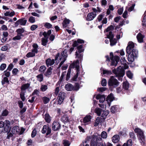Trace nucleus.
I'll return each instance as SVG.
<instances>
[{"label": "nucleus", "mask_w": 146, "mask_h": 146, "mask_svg": "<svg viewBox=\"0 0 146 146\" xmlns=\"http://www.w3.org/2000/svg\"><path fill=\"white\" fill-rule=\"evenodd\" d=\"M144 36L140 33H138L137 36L138 41L140 42H141L143 41V39Z\"/></svg>", "instance_id": "nucleus-22"}, {"label": "nucleus", "mask_w": 146, "mask_h": 146, "mask_svg": "<svg viewBox=\"0 0 146 146\" xmlns=\"http://www.w3.org/2000/svg\"><path fill=\"white\" fill-rule=\"evenodd\" d=\"M129 54L127 58L129 62H132L134 60L135 57L130 54Z\"/></svg>", "instance_id": "nucleus-31"}, {"label": "nucleus", "mask_w": 146, "mask_h": 146, "mask_svg": "<svg viewBox=\"0 0 146 146\" xmlns=\"http://www.w3.org/2000/svg\"><path fill=\"white\" fill-rule=\"evenodd\" d=\"M91 119V116L90 115H88L85 117L83 120V122L85 125L88 124V123L90 121Z\"/></svg>", "instance_id": "nucleus-14"}, {"label": "nucleus", "mask_w": 146, "mask_h": 146, "mask_svg": "<svg viewBox=\"0 0 146 146\" xmlns=\"http://www.w3.org/2000/svg\"><path fill=\"white\" fill-rule=\"evenodd\" d=\"M37 80L40 82H42L43 80V76L42 74H40L36 76Z\"/></svg>", "instance_id": "nucleus-35"}, {"label": "nucleus", "mask_w": 146, "mask_h": 146, "mask_svg": "<svg viewBox=\"0 0 146 146\" xmlns=\"http://www.w3.org/2000/svg\"><path fill=\"white\" fill-rule=\"evenodd\" d=\"M91 13L88 14L86 18V20L87 21H90L91 20Z\"/></svg>", "instance_id": "nucleus-63"}, {"label": "nucleus", "mask_w": 146, "mask_h": 146, "mask_svg": "<svg viewBox=\"0 0 146 146\" xmlns=\"http://www.w3.org/2000/svg\"><path fill=\"white\" fill-rule=\"evenodd\" d=\"M15 15V13L14 11L10 12H9L7 11L4 13L5 16H10V17H12Z\"/></svg>", "instance_id": "nucleus-33"}, {"label": "nucleus", "mask_w": 146, "mask_h": 146, "mask_svg": "<svg viewBox=\"0 0 146 146\" xmlns=\"http://www.w3.org/2000/svg\"><path fill=\"white\" fill-rule=\"evenodd\" d=\"M8 35V33L7 32H4L3 33V37L1 41L2 42H5L7 40V37Z\"/></svg>", "instance_id": "nucleus-18"}, {"label": "nucleus", "mask_w": 146, "mask_h": 146, "mask_svg": "<svg viewBox=\"0 0 146 146\" xmlns=\"http://www.w3.org/2000/svg\"><path fill=\"white\" fill-rule=\"evenodd\" d=\"M106 89V88L105 87H101L98 88V91L100 92H103L105 91Z\"/></svg>", "instance_id": "nucleus-57"}, {"label": "nucleus", "mask_w": 146, "mask_h": 146, "mask_svg": "<svg viewBox=\"0 0 146 146\" xmlns=\"http://www.w3.org/2000/svg\"><path fill=\"white\" fill-rule=\"evenodd\" d=\"M22 36L17 34V35L16 36L13 38V40H19L21 39V36Z\"/></svg>", "instance_id": "nucleus-56"}, {"label": "nucleus", "mask_w": 146, "mask_h": 146, "mask_svg": "<svg viewBox=\"0 0 146 146\" xmlns=\"http://www.w3.org/2000/svg\"><path fill=\"white\" fill-rule=\"evenodd\" d=\"M123 88L124 89L126 90H127L129 88V84L127 82L125 81L123 82Z\"/></svg>", "instance_id": "nucleus-32"}, {"label": "nucleus", "mask_w": 146, "mask_h": 146, "mask_svg": "<svg viewBox=\"0 0 146 146\" xmlns=\"http://www.w3.org/2000/svg\"><path fill=\"white\" fill-rule=\"evenodd\" d=\"M102 111V110L98 108H96L94 110V112L97 114L98 116H99L101 115Z\"/></svg>", "instance_id": "nucleus-29"}, {"label": "nucleus", "mask_w": 146, "mask_h": 146, "mask_svg": "<svg viewBox=\"0 0 146 146\" xmlns=\"http://www.w3.org/2000/svg\"><path fill=\"white\" fill-rule=\"evenodd\" d=\"M24 31V30L23 29H19L16 30V32H17V34L23 36L22 33H23Z\"/></svg>", "instance_id": "nucleus-39"}, {"label": "nucleus", "mask_w": 146, "mask_h": 146, "mask_svg": "<svg viewBox=\"0 0 146 146\" xmlns=\"http://www.w3.org/2000/svg\"><path fill=\"white\" fill-rule=\"evenodd\" d=\"M129 54H130L134 57H136L138 54V52L137 50L134 49L131 50L130 53Z\"/></svg>", "instance_id": "nucleus-26"}, {"label": "nucleus", "mask_w": 146, "mask_h": 146, "mask_svg": "<svg viewBox=\"0 0 146 146\" xmlns=\"http://www.w3.org/2000/svg\"><path fill=\"white\" fill-rule=\"evenodd\" d=\"M70 21L67 19H65L63 23V26L64 27H66L69 23Z\"/></svg>", "instance_id": "nucleus-34"}, {"label": "nucleus", "mask_w": 146, "mask_h": 146, "mask_svg": "<svg viewBox=\"0 0 146 146\" xmlns=\"http://www.w3.org/2000/svg\"><path fill=\"white\" fill-rule=\"evenodd\" d=\"M117 110V107L116 106H113L111 107V111L113 113H115Z\"/></svg>", "instance_id": "nucleus-53"}, {"label": "nucleus", "mask_w": 146, "mask_h": 146, "mask_svg": "<svg viewBox=\"0 0 146 146\" xmlns=\"http://www.w3.org/2000/svg\"><path fill=\"white\" fill-rule=\"evenodd\" d=\"M134 43L132 42H129L128 43V45L126 48V52L127 53H130L131 50L134 49Z\"/></svg>", "instance_id": "nucleus-10"}, {"label": "nucleus", "mask_w": 146, "mask_h": 146, "mask_svg": "<svg viewBox=\"0 0 146 146\" xmlns=\"http://www.w3.org/2000/svg\"><path fill=\"white\" fill-rule=\"evenodd\" d=\"M68 51L66 49H65L60 54L58 53L56 56L55 60L56 61V64H57L60 62L59 66L60 67L66 60L68 56L67 54Z\"/></svg>", "instance_id": "nucleus-2"}, {"label": "nucleus", "mask_w": 146, "mask_h": 146, "mask_svg": "<svg viewBox=\"0 0 146 146\" xmlns=\"http://www.w3.org/2000/svg\"><path fill=\"white\" fill-rule=\"evenodd\" d=\"M65 97V93L63 92H60L58 98V104L60 105L63 101Z\"/></svg>", "instance_id": "nucleus-7"}, {"label": "nucleus", "mask_w": 146, "mask_h": 146, "mask_svg": "<svg viewBox=\"0 0 146 146\" xmlns=\"http://www.w3.org/2000/svg\"><path fill=\"white\" fill-rule=\"evenodd\" d=\"M108 114V111H104L103 113H102L101 117H102L103 119H105Z\"/></svg>", "instance_id": "nucleus-42"}, {"label": "nucleus", "mask_w": 146, "mask_h": 146, "mask_svg": "<svg viewBox=\"0 0 146 146\" xmlns=\"http://www.w3.org/2000/svg\"><path fill=\"white\" fill-rule=\"evenodd\" d=\"M85 141L90 143V145L91 144V137L90 136H88L86 139Z\"/></svg>", "instance_id": "nucleus-51"}, {"label": "nucleus", "mask_w": 146, "mask_h": 146, "mask_svg": "<svg viewBox=\"0 0 146 146\" xmlns=\"http://www.w3.org/2000/svg\"><path fill=\"white\" fill-rule=\"evenodd\" d=\"M110 45L111 46L114 45L116 43V41L115 39L113 38L110 39Z\"/></svg>", "instance_id": "nucleus-45"}, {"label": "nucleus", "mask_w": 146, "mask_h": 146, "mask_svg": "<svg viewBox=\"0 0 146 146\" xmlns=\"http://www.w3.org/2000/svg\"><path fill=\"white\" fill-rule=\"evenodd\" d=\"M46 129H47V132L46 134V135H47L50 134L51 132V129L48 125H44L43 127L41 132L43 134L46 133Z\"/></svg>", "instance_id": "nucleus-8"}, {"label": "nucleus", "mask_w": 146, "mask_h": 146, "mask_svg": "<svg viewBox=\"0 0 146 146\" xmlns=\"http://www.w3.org/2000/svg\"><path fill=\"white\" fill-rule=\"evenodd\" d=\"M51 33V31L50 30H48L47 32H44L43 33V35L45 38H48V36L50 35Z\"/></svg>", "instance_id": "nucleus-37"}, {"label": "nucleus", "mask_w": 146, "mask_h": 146, "mask_svg": "<svg viewBox=\"0 0 146 146\" xmlns=\"http://www.w3.org/2000/svg\"><path fill=\"white\" fill-rule=\"evenodd\" d=\"M102 85L103 86H106L107 84L106 80L105 79L103 78L101 82Z\"/></svg>", "instance_id": "nucleus-59"}, {"label": "nucleus", "mask_w": 146, "mask_h": 146, "mask_svg": "<svg viewBox=\"0 0 146 146\" xmlns=\"http://www.w3.org/2000/svg\"><path fill=\"white\" fill-rule=\"evenodd\" d=\"M103 74L110 75L112 74V72L110 70H103Z\"/></svg>", "instance_id": "nucleus-40"}, {"label": "nucleus", "mask_w": 146, "mask_h": 146, "mask_svg": "<svg viewBox=\"0 0 146 146\" xmlns=\"http://www.w3.org/2000/svg\"><path fill=\"white\" fill-rule=\"evenodd\" d=\"M61 125L57 121H54L52 125V128L53 130L56 131L59 129Z\"/></svg>", "instance_id": "nucleus-9"}, {"label": "nucleus", "mask_w": 146, "mask_h": 146, "mask_svg": "<svg viewBox=\"0 0 146 146\" xmlns=\"http://www.w3.org/2000/svg\"><path fill=\"white\" fill-rule=\"evenodd\" d=\"M62 121L64 123H67L69 122V119L67 115H64L61 118Z\"/></svg>", "instance_id": "nucleus-17"}, {"label": "nucleus", "mask_w": 146, "mask_h": 146, "mask_svg": "<svg viewBox=\"0 0 146 146\" xmlns=\"http://www.w3.org/2000/svg\"><path fill=\"white\" fill-rule=\"evenodd\" d=\"M119 136L117 135H114L112 138V141L114 143H117L119 141Z\"/></svg>", "instance_id": "nucleus-21"}, {"label": "nucleus", "mask_w": 146, "mask_h": 146, "mask_svg": "<svg viewBox=\"0 0 146 146\" xmlns=\"http://www.w3.org/2000/svg\"><path fill=\"white\" fill-rule=\"evenodd\" d=\"M99 139H98L97 136H94L92 138V146H97V144L99 143Z\"/></svg>", "instance_id": "nucleus-12"}, {"label": "nucleus", "mask_w": 146, "mask_h": 146, "mask_svg": "<svg viewBox=\"0 0 146 146\" xmlns=\"http://www.w3.org/2000/svg\"><path fill=\"white\" fill-rule=\"evenodd\" d=\"M110 58L111 60V65L116 66L119 60V56H113V53L110 52Z\"/></svg>", "instance_id": "nucleus-6"}, {"label": "nucleus", "mask_w": 146, "mask_h": 146, "mask_svg": "<svg viewBox=\"0 0 146 146\" xmlns=\"http://www.w3.org/2000/svg\"><path fill=\"white\" fill-rule=\"evenodd\" d=\"M46 69L45 66L43 65L40 66L39 69V71L41 72H44Z\"/></svg>", "instance_id": "nucleus-49"}, {"label": "nucleus", "mask_w": 146, "mask_h": 146, "mask_svg": "<svg viewBox=\"0 0 146 146\" xmlns=\"http://www.w3.org/2000/svg\"><path fill=\"white\" fill-rule=\"evenodd\" d=\"M48 41V37L42 38V44L43 46H45Z\"/></svg>", "instance_id": "nucleus-38"}, {"label": "nucleus", "mask_w": 146, "mask_h": 146, "mask_svg": "<svg viewBox=\"0 0 146 146\" xmlns=\"http://www.w3.org/2000/svg\"><path fill=\"white\" fill-rule=\"evenodd\" d=\"M65 88L66 90L68 91H71L74 89L73 86L70 84H66Z\"/></svg>", "instance_id": "nucleus-16"}, {"label": "nucleus", "mask_w": 146, "mask_h": 146, "mask_svg": "<svg viewBox=\"0 0 146 146\" xmlns=\"http://www.w3.org/2000/svg\"><path fill=\"white\" fill-rule=\"evenodd\" d=\"M35 56V54L33 53L32 51L28 52L26 55V56L27 58L32 57Z\"/></svg>", "instance_id": "nucleus-46"}, {"label": "nucleus", "mask_w": 146, "mask_h": 146, "mask_svg": "<svg viewBox=\"0 0 146 146\" xmlns=\"http://www.w3.org/2000/svg\"><path fill=\"white\" fill-rule=\"evenodd\" d=\"M19 131L20 129L19 127L15 126L13 127L11 131L13 134H16L19 132Z\"/></svg>", "instance_id": "nucleus-19"}, {"label": "nucleus", "mask_w": 146, "mask_h": 146, "mask_svg": "<svg viewBox=\"0 0 146 146\" xmlns=\"http://www.w3.org/2000/svg\"><path fill=\"white\" fill-rule=\"evenodd\" d=\"M30 86V84L27 83L23 85L21 87V89L22 91L25 90L27 89Z\"/></svg>", "instance_id": "nucleus-27"}, {"label": "nucleus", "mask_w": 146, "mask_h": 146, "mask_svg": "<svg viewBox=\"0 0 146 146\" xmlns=\"http://www.w3.org/2000/svg\"><path fill=\"white\" fill-rule=\"evenodd\" d=\"M114 99V97L112 94H111L110 95H108L106 98V101L108 103H109L110 102L112 101Z\"/></svg>", "instance_id": "nucleus-24"}, {"label": "nucleus", "mask_w": 146, "mask_h": 146, "mask_svg": "<svg viewBox=\"0 0 146 146\" xmlns=\"http://www.w3.org/2000/svg\"><path fill=\"white\" fill-rule=\"evenodd\" d=\"M42 100L44 104L48 103L50 100L49 99L46 97H43Z\"/></svg>", "instance_id": "nucleus-41"}, {"label": "nucleus", "mask_w": 146, "mask_h": 146, "mask_svg": "<svg viewBox=\"0 0 146 146\" xmlns=\"http://www.w3.org/2000/svg\"><path fill=\"white\" fill-rule=\"evenodd\" d=\"M71 72V70L70 69H68L67 72V73L66 75V80H68L70 78V73Z\"/></svg>", "instance_id": "nucleus-48"}, {"label": "nucleus", "mask_w": 146, "mask_h": 146, "mask_svg": "<svg viewBox=\"0 0 146 146\" xmlns=\"http://www.w3.org/2000/svg\"><path fill=\"white\" fill-rule=\"evenodd\" d=\"M52 67H49L47 69L46 72L44 73V75L46 76H49L52 74Z\"/></svg>", "instance_id": "nucleus-20"}, {"label": "nucleus", "mask_w": 146, "mask_h": 146, "mask_svg": "<svg viewBox=\"0 0 146 146\" xmlns=\"http://www.w3.org/2000/svg\"><path fill=\"white\" fill-rule=\"evenodd\" d=\"M52 25L50 23H46L44 25V26L46 28L49 29L51 28L52 27Z\"/></svg>", "instance_id": "nucleus-52"}, {"label": "nucleus", "mask_w": 146, "mask_h": 146, "mask_svg": "<svg viewBox=\"0 0 146 146\" xmlns=\"http://www.w3.org/2000/svg\"><path fill=\"white\" fill-rule=\"evenodd\" d=\"M29 21L31 23H34L35 22V17L33 16L30 17L29 19Z\"/></svg>", "instance_id": "nucleus-55"}, {"label": "nucleus", "mask_w": 146, "mask_h": 146, "mask_svg": "<svg viewBox=\"0 0 146 146\" xmlns=\"http://www.w3.org/2000/svg\"><path fill=\"white\" fill-rule=\"evenodd\" d=\"M135 132L136 133L138 139L141 142H143L145 141V137L143 131L137 127L134 129Z\"/></svg>", "instance_id": "nucleus-3"}, {"label": "nucleus", "mask_w": 146, "mask_h": 146, "mask_svg": "<svg viewBox=\"0 0 146 146\" xmlns=\"http://www.w3.org/2000/svg\"><path fill=\"white\" fill-rule=\"evenodd\" d=\"M5 124L6 127H5V131H7L8 129L9 128L10 122L9 121L7 120L5 121Z\"/></svg>", "instance_id": "nucleus-36"}, {"label": "nucleus", "mask_w": 146, "mask_h": 146, "mask_svg": "<svg viewBox=\"0 0 146 146\" xmlns=\"http://www.w3.org/2000/svg\"><path fill=\"white\" fill-rule=\"evenodd\" d=\"M142 24L143 26H146V15L143 18L142 21Z\"/></svg>", "instance_id": "nucleus-64"}, {"label": "nucleus", "mask_w": 146, "mask_h": 146, "mask_svg": "<svg viewBox=\"0 0 146 146\" xmlns=\"http://www.w3.org/2000/svg\"><path fill=\"white\" fill-rule=\"evenodd\" d=\"M8 113V112L7 110H5L2 112V115L3 116H6Z\"/></svg>", "instance_id": "nucleus-60"}, {"label": "nucleus", "mask_w": 146, "mask_h": 146, "mask_svg": "<svg viewBox=\"0 0 146 146\" xmlns=\"http://www.w3.org/2000/svg\"><path fill=\"white\" fill-rule=\"evenodd\" d=\"M95 98L97 100H99L100 103H103L105 100V97L104 95L98 94L96 96H94L93 99Z\"/></svg>", "instance_id": "nucleus-11"}, {"label": "nucleus", "mask_w": 146, "mask_h": 146, "mask_svg": "<svg viewBox=\"0 0 146 146\" xmlns=\"http://www.w3.org/2000/svg\"><path fill=\"white\" fill-rule=\"evenodd\" d=\"M108 38L110 39L113 38L114 35L111 31L109 32V34L108 35Z\"/></svg>", "instance_id": "nucleus-54"}, {"label": "nucleus", "mask_w": 146, "mask_h": 146, "mask_svg": "<svg viewBox=\"0 0 146 146\" xmlns=\"http://www.w3.org/2000/svg\"><path fill=\"white\" fill-rule=\"evenodd\" d=\"M1 83L3 85L6 83H7L8 84H9V81L8 80V78L6 77H4L3 80L1 81Z\"/></svg>", "instance_id": "nucleus-28"}, {"label": "nucleus", "mask_w": 146, "mask_h": 146, "mask_svg": "<svg viewBox=\"0 0 146 146\" xmlns=\"http://www.w3.org/2000/svg\"><path fill=\"white\" fill-rule=\"evenodd\" d=\"M27 22L26 20L24 19H21L18 20L15 23V25L16 26H18L19 25H25Z\"/></svg>", "instance_id": "nucleus-13"}, {"label": "nucleus", "mask_w": 146, "mask_h": 146, "mask_svg": "<svg viewBox=\"0 0 146 146\" xmlns=\"http://www.w3.org/2000/svg\"><path fill=\"white\" fill-rule=\"evenodd\" d=\"M36 130L35 129L31 133V136L32 137H34L36 135Z\"/></svg>", "instance_id": "nucleus-61"}, {"label": "nucleus", "mask_w": 146, "mask_h": 146, "mask_svg": "<svg viewBox=\"0 0 146 146\" xmlns=\"http://www.w3.org/2000/svg\"><path fill=\"white\" fill-rule=\"evenodd\" d=\"M63 143L64 146H69L70 143L69 141L64 140L63 141Z\"/></svg>", "instance_id": "nucleus-47"}, {"label": "nucleus", "mask_w": 146, "mask_h": 146, "mask_svg": "<svg viewBox=\"0 0 146 146\" xmlns=\"http://www.w3.org/2000/svg\"><path fill=\"white\" fill-rule=\"evenodd\" d=\"M133 143L131 140L129 139L127 141V143H124L122 146H131Z\"/></svg>", "instance_id": "nucleus-30"}, {"label": "nucleus", "mask_w": 146, "mask_h": 146, "mask_svg": "<svg viewBox=\"0 0 146 146\" xmlns=\"http://www.w3.org/2000/svg\"><path fill=\"white\" fill-rule=\"evenodd\" d=\"M18 104L19 107L21 108H22L23 106V102L21 100H19L18 102Z\"/></svg>", "instance_id": "nucleus-62"}, {"label": "nucleus", "mask_w": 146, "mask_h": 146, "mask_svg": "<svg viewBox=\"0 0 146 146\" xmlns=\"http://www.w3.org/2000/svg\"><path fill=\"white\" fill-rule=\"evenodd\" d=\"M46 63L47 66L48 67L53 65L55 63L54 59H51L50 58H48L46 61Z\"/></svg>", "instance_id": "nucleus-15"}, {"label": "nucleus", "mask_w": 146, "mask_h": 146, "mask_svg": "<svg viewBox=\"0 0 146 146\" xmlns=\"http://www.w3.org/2000/svg\"><path fill=\"white\" fill-rule=\"evenodd\" d=\"M6 64H2L0 66V70H3L6 67Z\"/></svg>", "instance_id": "nucleus-58"}, {"label": "nucleus", "mask_w": 146, "mask_h": 146, "mask_svg": "<svg viewBox=\"0 0 146 146\" xmlns=\"http://www.w3.org/2000/svg\"><path fill=\"white\" fill-rule=\"evenodd\" d=\"M108 84L110 86L115 88L119 85V83L115 77L112 76L109 79Z\"/></svg>", "instance_id": "nucleus-5"}, {"label": "nucleus", "mask_w": 146, "mask_h": 146, "mask_svg": "<svg viewBox=\"0 0 146 146\" xmlns=\"http://www.w3.org/2000/svg\"><path fill=\"white\" fill-rule=\"evenodd\" d=\"M79 62V60L78 59L76 61H74L73 63L70 66V67L71 68H74L75 67L77 73L73 78V80L74 81H76L77 78L78 77V74L80 73V66L78 64Z\"/></svg>", "instance_id": "nucleus-4"}, {"label": "nucleus", "mask_w": 146, "mask_h": 146, "mask_svg": "<svg viewBox=\"0 0 146 146\" xmlns=\"http://www.w3.org/2000/svg\"><path fill=\"white\" fill-rule=\"evenodd\" d=\"M48 88L47 86L45 85H41L40 88L41 91L42 92L45 91Z\"/></svg>", "instance_id": "nucleus-43"}, {"label": "nucleus", "mask_w": 146, "mask_h": 146, "mask_svg": "<svg viewBox=\"0 0 146 146\" xmlns=\"http://www.w3.org/2000/svg\"><path fill=\"white\" fill-rule=\"evenodd\" d=\"M44 118L47 122L49 123L51 121V118L48 114L46 113L45 114Z\"/></svg>", "instance_id": "nucleus-25"}, {"label": "nucleus", "mask_w": 146, "mask_h": 146, "mask_svg": "<svg viewBox=\"0 0 146 146\" xmlns=\"http://www.w3.org/2000/svg\"><path fill=\"white\" fill-rule=\"evenodd\" d=\"M79 52L78 51H76L75 54L76 56V58H79L80 62L82 61L83 58V54Z\"/></svg>", "instance_id": "nucleus-23"}, {"label": "nucleus", "mask_w": 146, "mask_h": 146, "mask_svg": "<svg viewBox=\"0 0 146 146\" xmlns=\"http://www.w3.org/2000/svg\"><path fill=\"white\" fill-rule=\"evenodd\" d=\"M121 66H119L117 69V70L114 69L113 70V72L114 73L116 76L119 78L123 77L125 74L124 69L127 68L128 66L127 64V62L125 58H122L121 60Z\"/></svg>", "instance_id": "nucleus-1"}, {"label": "nucleus", "mask_w": 146, "mask_h": 146, "mask_svg": "<svg viewBox=\"0 0 146 146\" xmlns=\"http://www.w3.org/2000/svg\"><path fill=\"white\" fill-rule=\"evenodd\" d=\"M101 136L102 138L104 139L106 138L107 137V133L105 131H102L101 134Z\"/></svg>", "instance_id": "nucleus-44"}, {"label": "nucleus", "mask_w": 146, "mask_h": 146, "mask_svg": "<svg viewBox=\"0 0 146 146\" xmlns=\"http://www.w3.org/2000/svg\"><path fill=\"white\" fill-rule=\"evenodd\" d=\"M82 45H80L77 47V49L78 50L77 51L79 52H83L84 50L82 49Z\"/></svg>", "instance_id": "nucleus-50"}]
</instances>
